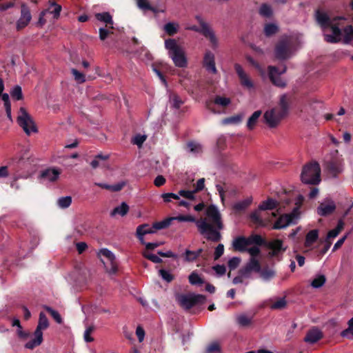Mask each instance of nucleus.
<instances>
[{"label":"nucleus","instance_id":"obj_1","mask_svg":"<svg viewBox=\"0 0 353 353\" xmlns=\"http://www.w3.org/2000/svg\"><path fill=\"white\" fill-rule=\"evenodd\" d=\"M206 215L211 223L205 218H200L196 221L198 231L206 240L219 242L222 239L220 230L223 229L221 214L215 205H210L206 210Z\"/></svg>","mask_w":353,"mask_h":353},{"label":"nucleus","instance_id":"obj_2","mask_svg":"<svg viewBox=\"0 0 353 353\" xmlns=\"http://www.w3.org/2000/svg\"><path fill=\"white\" fill-rule=\"evenodd\" d=\"M293 96L290 94H283L280 97L279 108H274L265 112L263 118L270 128L276 127L280 121L285 117L289 112Z\"/></svg>","mask_w":353,"mask_h":353},{"label":"nucleus","instance_id":"obj_3","mask_svg":"<svg viewBox=\"0 0 353 353\" xmlns=\"http://www.w3.org/2000/svg\"><path fill=\"white\" fill-rule=\"evenodd\" d=\"M31 165V161L28 155L24 154L21 157H16L9 161L10 173L13 174L14 181L20 178H26L28 171Z\"/></svg>","mask_w":353,"mask_h":353},{"label":"nucleus","instance_id":"obj_4","mask_svg":"<svg viewBox=\"0 0 353 353\" xmlns=\"http://www.w3.org/2000/svg\"><path fill=\"white\" fill-rule=\"evenodd\" d=\"M165 47L168 50L169 57L172 59L174 65L179 68L187 66V59L181 48L174 39L165 41Z\"/></svg>","mask_w":353,"mask_h":353},{"label":"nucleus","instance_id":"obj_5","mask_svg":"<svg viewBox=\"0 0 353 353\" xmlns=\"http://www.w3.org/2000/svg\"><path fill=\"white\" fill-rule=\"evenodd\" d=\"M303 183L310 185H317L321 181V168L316 161L306 164L301 174Z\"/></svg>","mask_w":353,"mask_h":353},{"label":"nucleus","instance_id":"obj_6","mask_svg":"<svg viewBox=\"0 0 353 353\" xmlns=\"http://www.w3.org/2000/svg\"><path fill=\"white\" fill-rule=\"evenodd\" d=\"M274 57L279 61H285L292 55V42L288 37H281L274 47Z\"/></svg>","mask_w":353,"mask_h":353},{"label":"nucleus","instance_id":"obj_7","mask_svg":"<svg viewBox=\"0 0 353 353\" xmlns=\"http://www.w3.org/2000/svg\"><path fill=\"white\" fill-rule=\"evenodd\" d=\"M196 20L200 25V27L196 26H193L190 27V30L195 31L196 32H199L203 34L206 39H208L212 46V48L214 50L218 47V39L214 34V32L210 27V26L203 19V18L196 15L195 17Z\"/></svg>","mask_w":353,"mask_h":353},{"label":"nucleus","instance_id":"obj_8","mask_svg":"<svg viewBox=\"0 0 353 353\" xmlns=\"http://www.w3.org/2000/svg\"><path fill=\"white\" fill-rule=\"evenodd\" d=\"M176 300L179 305L185 310H190L192 307L199 303H203L206 297L202 294H179Z\"/></svg>","mask_w":353,"mask_h":353},{"label":"nucleus","instance_id":"obj_9","mask_svg":"<svg viewBox=\"0 0 353 353\" xmlns=\"http://www.w3.org/2000/svg\"><path fill=\"white\" fill-rule=\"evenodd\" d=\"M20 114L17 117V122L20 127L23 128L26 134L30 135L31 132H37V126L26 110L20 108Z\"/></svg>","mask_w":353,"mask_h":353},{"label":"nucleus","instance_id":"obj_10","mask_svg":"<svg viewBox=\"0 0 353 353\" xmlns=\"http://www.w3.org/2000/svg\"><path fill=\"white\" fill-rule=\"evenodd\" d=\"M286 70L285 65H283L281 70L276 66L270 65L268 67L269 78L274 85L282 88L286 86V82L280 77L281 74L286 72Z\"/></svg>","mask_w":353,"mask_h":353},{"label":"nucleus","instance_id":"obj_11","mask_svg":"<svg viewBox=\"0 0 353 353\" xmlns=\"http://www.w3.org/2000/svg\"><path fill=\"white\" fill-rule=\"evenodd\" d=\"M324 165L326 171L333 177H336L343 170V159L337 157L325 161Z\"/></svg>","mask_w":353,"mask_h":353},{"label":"nucleus","instance_id":"obj_12","mask_svg":"<svg viewBox=\"0 0 353 353\" xmlns=\"http://www.w3.org/2000/svg\"><path fill=\"white\" fill-rule=\"evenodd\" d=\"M314 19L316 23L323 31L328 29L330 24L333 22L332 18H330L326 12L321 9H317L315 11Z\"/></svg>","mask_w":353,"mask_h":353},{"label":"nucleus","instance_id":"obj_13","mask_svg":"<svg viewBox=\"0 0 353 353\" xmlns=\"http://www.w3.org/2000/svg\"><path fill=\"white\" fill-rule=\"evenodd\" d=\"M324 337L323 332L316 326H313L307 330L304 337V342L308 344H314Z\"/></svg>","mask_w":353,"mask_h":353},{"label":"nucleus","instance_id":"obj_14","mask_svg":"<svg viewBox=\"0 0 353 353\" xmlns=\"http://www.w3.org/2000/svg\"><path fill=\"white\" fill-rule=\"evenodd\" d=\"M31 19L32 15L29 8L26 4H22L21 6V16L17 21V30L19 31L26 27Z\"/></svg>","mask_w":353,"mask_h":353},{"label":"nucleus","instance_id":"obj_15","mask_svg":"<svg viewBox=\"0 0 353 353\" xmlns=\"http://www.w3.org/2000/svg\"><path fill=\"white\" fill-rule=\"evenodd\" d=\"M329 28L332 30V34H325L323 35L324 40L330 43L340 42L341 40L342 30L339 28V26L332 22L330 26H329L328 29Z\"/></svg>","mask_w":353,"mask_h":353},{"label":"nucleus","instance_id":"obj_16","mask_svg":"<svg viewBox=\"0 0 353 353\" xmlns=\"http://www.w3.org/2000/svg\"><path fill=\"white\" fill-rule=\"evenodd\" d=\"M234 70L239 77L241 85L248 89L254 88V83L249 78L247 74L244 72L241 65L239 63L234 64Z\"/></svg>","mask_w":353,"mask_h":353},{"label":"nucleus","instance_id":"obj_17","mask_svg":"<svg viewBox=\"0 0 353 353\" xmlns=\"http://www.w3.org/2000/svg\"><path fill=\"white\" fill-rule=\"evenodd\" d=\"M203 65L207 71L212 74H216L217 70L215 65V58L214 54L207 50L205 53Z\"/></svg>","mask_w":353,"mask_h":353},{"label":"nucleus","instance_id":"obj_18","mask_svg":"<svg viewBox=\"0 0 353 353\" xmlns=\"http://www.w3.org/2000/svg\"><path fill=\"white\" fill-rule=\"evenodd\" d=\"M271 250L269 255L272 257L276 256L279 253L284 252L286 248H283V241L281 239H275L270 242H267L266 246Z\"/></svg>","mask_w":353,"mask_h":353},{"label":"nucleus","instance_id":"obj_19","mask_svg":"<svg viewBox=\"0 0 353 353\" xmlns=\"http://www.w3.org/2000/svg\"><path fill=\"white\" fill-rule=\"evenodd\" d=\"M99 255L105 257L108 261L110 262V268H106L107 270L111 273H116L117 271V265L113 253L107 248H103L100 250Z\"/></svg>","mask_w":353,"mask_h":353},{"label":"nucleus","instance_id":"obj_20","mask_svg":"<svg viewBox=\"0 0 353 353\" xmlns=\"http://www.w3.org/2000/svg\"><path fill=\"white\" fill-rule=\"evenodd\" d=\"M336 210V205L334 201H330L327 203H321L316 209L317 214L321 216H327L332 214Z\"/></svg>","mask_w":353,"mask_h":353},{"label":"nucleus","instance_id":"obj_21","mask_svg":"<svg viewBox=\"0 0 353 353\" xmlns=\"http://www.w3.org/2000/svg\"><path fill=\"white\" fill-rule=\"evenodd\" d=\"M154 230L152 227H150L148 224H141L137 228L136 236L140 241L141 244H145L143 236L148 234L154 233Z\"/></svg>","mask_w":353,"mask_h":353},{"label":"nucleus","instance_id":"obj_22","mask_svg":"<svg viewBox=\"0 0 353 353\" xmlns=\"http://www.w3.org/2000/svg\"><path fill=\"white\" fill-rule=\"evenodd\" d=\"M234 250L241 252H246L247 246L249 245L248 239L244 236H238L234 241L232 243Z\"/></svg>","mask_w":353,"mask_h":353},{"label":"nucleus","instance_id":"obj_23","mask_svg":"<svg viewBox=\"0 0 353 353\" xmlns=\"http://www.w3.org/2000/svg\"><path fill=\"white\" fill-rule=\"evenodd\" d=\"M230 103H231V101L229 98L221 97V96H216L213 101H210L207 103V108L209 110H210L212 112L216 113V111H215L212 108V105L215 104V105H221L222 107H226Z\"/></svg>","mask_w":353,"mask_h":353},{"label":"nucleus","instance_id":"obj_24","mask_svg":"<svg viewBox=\"0 0 353 353\" xmlns=\"http://www.w3.org/2000/svg\"><path fill=\"white\" fill-rule=\"evenodd\" d=\"M61 172L55 168H48L41 172V177L49 181H55L59 178Z\"/></svg>","mask_w":353,"mask_h":353},{"label":"nucleus","instance_id":"obj_25","mask_svg":"<svg viewBox=\"0 0 353 353\" xmlns=\"http://www.w3.org/2000/svg\"><path fill=\"white\" fill-rule=\"evenodd\" d=\"M292 223L290 219L289 215L286 214L281 215L274 223L272 227L274 230H280L285 228L290 224Z\"/></svg>","mask_w":353,"mask_h":353},{"label":"nucleus","instance_id":"obj_26","mask_svg":"<svg viewBox=\"0 0 353 353\" xmlns=\"http://www.w3.org/2000/svg\"><path fill=\"white\" fill-rule=\"evenodd\" d=\"M49 326L48 319L44 312L39 313L38 325L34 332L43 334L42 330H46Z\"/></svg>","mask_w":353,"mask_h":353},{"label":"nucleus","instance_id":"obj_27","mask_svg":"<svg viewBox=\"0 0 353 353\" xmlns=\"http://www.w3.org/2000/svg\"><path fill=\"white\" fill-rule=\"evenodd\" d=\"M94 185L102 189H105L111 192H119L123 188L125 185V183L120 182L114 185H108L103 183H94Z\"/></svg>","mask_w":353,"mask_h":353},{"label":"nucleus","instance_id":"obj_28","mask_svg":"<svg viewBox=\"0 0 353 353\" xmlns=\"http://www.w3.org/2000/svg\"><path fill=\"white\" fill-rule=\"evenodd\" d=\"M249 245L266 246L267 241L259 234H252L248 237Z\"/></svg>","mask_w":353,"mask_h":353},{"label":"nucleus","instance_id":"obj_29","mask_svg":"<svg viewBox=\"0 0 353 353\" xmlns=\"http://www.w3.org/2000/svg\"><path fill=\"white\" fill-rule=\"evenodd\" d=\"M97 20L103 21L106 23V26H110L109 28L113 29V20L111 14L109 12H105L102 13H97L95 15Z\"/></svg>","mask_w":353,"mask_h":353},{"label":"nucleus","instance_id":"obj_30","mask_svg":"<svg viewBox=\"0 0 353 353\" xmlns=\"http://www.w3.org/2000/svg\"><path fill=\"white\" fill-rule=\"evenodd\" d=\"M344 225L345 223L343 219H339L337 223L336 227L334 229H332L328 232L326 236V239L330 240V239L336 237L344 228Z\"/></svg>","mask_w":353,"mask_h":353},{"label":"nucleus","instance_id":"obj_31","mask_svg":"<svg viewBox=\"0 0 353 353\" xmlns=\"http://www.w3.org/2000/svg\"><path fill=\"white\" fill-rule=\"evenodd\" d=\"M279 202L272 198H268L259 205V210H274L279 205Z\"/></svg>","mask_w":353,"mask_h":353},{"label":"nucleus","instance_id":"obj_32","mask_svg":"<svg viewBox=\"0 0 353 353\" xmlns=\"http://www.w3.org/2000/svg\"><path fill=\"white\" fill-rule=\"evenodd\" d=\"M34 338L28 343H26L25 347L27 349L32 350L35 347L39 346L41 344L43 341V334L37 333L36 332H34Z\"/></svg>","mask_w":353,"mask_h":353},{"label":"nucleus","instance_id":"obj_33","mask_svg":"<svg viewBox=\"0 0 353 353\" xmlns=\"http://www.w3.org/2000/svg\"><path fill=\"white\" fill-rule=\"evenodd\" d=\"M34 338L28 343H26L25 347L27 349L32 350L35 347L39 346L41 344L43 341V334L37 333L36 332H34Z\"/></svg>","mask_w":353,"mask_h":353},{"label":"nucleus","instance_id":"obj_34","mask_svg":"<svg viewBox=\"0 0 353 353\" xmlns=\"http://www.w3.org/2000/svg\"><path fill=\"white\" fill-rule=\"evenodd\" d=\"M343 41L345 44H352L353 46V27L348 25L343 30Z\"/></svg>","mask_w":353,"mask_h":353},{"label":"nucleus","instance_id":"obj_35","mask_svg":"<svg viewBox=\"0 0 353 353\" xmlns=\"http://www.w3.org/2000/svg\"><path fill=\"white\" fill-rule=\"evenodd\" d=\"M252 198L249 197L243 201L236 202L233 205V209L236 212H240L245 210L252 203Z\"/></svg>","mask_w":353,"mask_h":353},{"label":"nucleus","instance_id":"obj_36","mask_svg":"<svg viewBox=\"0 0 353 353\" xmlns=\"http://www.w3.org/2000/svg\"><path fill=\"white\" fill-rule=\"evenodd\" d=\"M237 324L241 327H248L252 323V317L248 316L246 314H241L237 316L236 319Z\"/></svg>","mask_w":353,"mask_h":353},{"label":"nucleus","instance_id":"obj_37","mask_svg":"<svg viewBox=\"0 0 353 353\" xmlns=\"http://www.w3.org/2000/svg\"><path fill=\"white\" fill-rule=\"evenodd\" d=\"M319 238V232L317 230H310L306 235L305 245L306 247H310Z\"/></svg>","mask_w":353,"mask_h":353},{"label":"nucleus","instance_id":"obj_38","mask_svg":"<svg viewBox=\"0 0 353 353\" xmlns=\"http://www.w3.org/2000/svg\"><path fill=\"white\" fill-rule=\"evenodd\" d=\"M259 14L263 17L270 18L273 15L271 6L265 3H262L259 9Z\"/></svg>","mask_w":353,"mask_h":353},{"label":"nucleus","instance_id":"obj_39","mask_svg":"<svg viewBox=\"0 0 353 353\" xmlns=\"http://www.w3.org/2000/svg\"><path fill=\"white\" fill-rule=\"evenodd\" d=\"M262 112L261 110H256L248 119L247 122V127L250 130H252L254 128Z\"/></svg>","mask_w":353,"mask_h":353},{"label":"nucleus","instance_id":"obj_40","mask_svg":"<svg viewBox=\"0 0 353 353\" xmlns=\"http://www.w3.org/2000/svg\"><path fill=\"white\" fill-rule=\"evenodd\" d=\"M279 31V27L272 23H266L264 26V34L267 37H270Z\"/></svg>","mask_w":353,"mask_h":353},{"label":"nucleus","instance_id":"obj_41","mask_svg":"<svg viewBox=\"0 0 353 353\" xmlns=\"http://www.w3.org/2000/svg\"><path fill=\"white\" fill-rule=\"evenodd\" d=\"M129 210L128 205L123 202L120 205L114 208L113 210L111 212V216H114L116 214H120L121 216H125Z\"/></svg>","mask_w":353,"mask_h":353},{"label":"nucleus","instance_id":"obj_42","mask_svg":"<svg viewBox=\"0 0 353 353\" xmlns=\"http://www.w3.org/2000/svg\"><path fill=\"white\" fill-rule=\"evenodd\" d=\"M173 221V219L172 217L167 218L161 221L155 222L153 223L152 226L154 230V232L159 230H162L167 228L168 226L170 225L171 222Z\"/></svg>","mask_w":353,"mask_h":353},{"label":"nucleus","instance_id":"obj_43","mask_svg":"<svg viewBox=\"0 0 353 353\" xmlns=\"http://www.w3.org/2000/svg\"><path fill=\"white\" fill-rule=\"evenodd\" d=\"M43 308L51 315V316L54 319V321L59 323L61 324L63 322L62 318L59 313L52 309L51 307L44 305Z\"/></svg>","mask_w":353,"mask_h":353},{"label":"nucleus","instance_id":"obj_44","mask_svg":"<svg viewBox=\"0 0 353 353\" xmlns=\"http://www.w3.org/2000/svg\"><path fill=\"white\" fill-rule=\"evenodd\" d=\"M72 203V197L70 196L60 197L57 200V205L60 208H68Z\"/></svg>","mask_w":353,"mask_h":353},{"label":"nucleus","instance_id":"obj_45","mask_svg":"<svg viewBox=\"0 0 353 353\" xmlns=\"http://www.w3.org/2000/svg\"><path fill=\"white\" fill-rule=\"evenodd\" d=\"M187 148L189 152L193 154H200L203 152L202 146L199 143L193 141L188 142Z\"/></svg>","mask_w":353,"mask_h":353},{"label":"nucleus","instance_id":"obj_46","mask_svg":"<svg viewBox=\"0 0 353 353\" xmlns=\"http://www.w3.org/2000/svg\"><path fill=\"white\" fill-rule=\"evenodd\" d=\"M325 276L323 274H321L313 279V281L311 282V285L314 288H319L322 287L325 284Z\"/></svg>","mask_w":353,"mask_h":353},{"label":"nucleus","instance_id":"obj_47","mask_svg":"<svg viewBox=\"0 0 353 353\" xmlns=\"http://www.w3.org/2000/svg\"><path fill=\"white\" fill-rule=\"evenodd\" d=\"M189 282L192 285H201L204 283V281L201 279L199 274L194 272H192L188 276Z\"/></svg>","mask_w":353,"mask_h":353},{"label":"nucleus","instance_id":"obj_48","mask_svg":"<svg viewBox=\"0 0 353 353\" xmlns=\"http://www.w3.org/2000/svg\"><path fill=\"white\" fill-rule=\"evenodd\" d=\"M164 30L168 35L173 36L178 31V25L169 22L164 26Z\"/></svg>","mask_w":353,"mask_h":353},{"label":"nucleus","instance_id":"obj_49","mask_svg":"<svg viewBox=\"0 0 353 353\" xmlns=\"http://www.w3.org/2000/svg\"><path fill=\"white\" fill-rule=\"evenodd\" d=\"M287 305L285 297L279 298L276 301L273 303L270 307L272 310H282Z\"/></svg>","mask_w":353,"mask_h":353},{"label":"nucleus","instance_id":"obj_50","mask_svg":"<svg viewBox=\"0 0 353 353\" xmlns=\"http://www.w3.org/2000/svg\"><path fill=\"white\" fill-rule=\"evenodd\" d=\"M170 101L172 103V107L176 109H179L183 103V101L176 93H172L170 96Z\"/></svg>","mask_w":353,"mask_h":353},{"label":"nucleus","instance_id":"obj_51","mask_svg":"<svg viewBox=\"0 0 353 353\" xmlns=\"http://www.w3.org/2000/svg\"><path fill=\"white\" fill-rule=\"evenodd\" d=\"M10 95L15 100H21L23 99V94L21 86L15 85L11 90Z\"/></svg>","mask_w":353,"mask_h":353},{"label":"nucleus","instance_id":"obj_52","mask_svg":"<svg viewBox=\"0 0 353 353\" xmlns=\"http://www.w3.org/2000/svg\"><path fill=\"white\" fill-rule=\"evenodd\" d=\"M250 218L254 224L261 226L264 225L263 220L261 218L259 212L257 210L252 212L250 215Z\"/></svg>","mask_w":353,"mask_h":353},{"label":"nucleus","instance_id":"obj_53","mask_svg":"<svg viewBox=\"0 0 353 353\" xmlns=\"http://www.w3.org/2000/svg\"><path fill=\"white\" fill-rule=\"evenodd\" d=\"M242 120V116L240 114L232 116L230 117H227L223 120V123L228 124H238Z\"/></svg>","mask_w":353,"mask_h":353},{"label":"nucleus","instance_id":"obj_54","mask_svg":"<svg viewBox=\"0 0 353 353\" xmlns=\"http://www.w3.org/2000/svg\"><path fill=\"white\" fill-rule=\"evenodd\" d=\"M174 220H176L180 222L188 221V222H194L196 225V221L198 219H196L194 216L192 215H179L177 216L172 217Z\"/></svg>","mask_w":353,"mask_h":353},{"label":"nucleus","instance_id":"obj_55","mask_svg":"<svg viewBox=\"0 0 353 353\" xmlns=\"http://www.w3.org/2000/svg\"><path fill=\"white\" fill-rule=\"evenodd\" d=\"M182 256L184 258V261L186 262H193L197 259L196 254H195L194 251H191L189 250H186Z\"/></svg>","mask_w":353,"mask_h":353},{"label":"nucleus","instance_id":"obj_56","mask_svg":"<svg viewBox=\"0 0 353 353\" xmlns=\"http://www.w3.org/2000/svg\"><path fill=\"white\" fill-rule=\"evenodd\" d=\"M247 265L252 271H254L256 272H261V265L259 261L254 258H252L250 263H248Z\"/></svg>","mask_w":353,"mask_h":353},{"label":"nucleus","instance_id":"obj_57","mask_svg":"<svg viewBox=\"0 0 353 353\" xmlns=\"http://www.w3.org/2000/svg\"><path fill=\"white\" fill-rule=\"evenodd\" d=\"M50 9L51 10L50 12L54 14V18L57 19L60 15L61 6L55 2H52Z\"/></svg>","mask_w":353,"mask_h":353},{"label":"nucleus","instance_id":"obj_58","mask_svg":"<svg viewBox=\"0 0 353 353\" xmlns=\"http://www.w3.org/2000/svg\"><path fill=\"white\" fill-rule=\"evenodd\" d=\"M207 353H219L221 352V347L216 342L210 343L206 349Z\"/></svg>","mask_w":353,"mask_h":353},{"label":"nucleus","instance_id":"obj_59","mask_svg":"<svg viewBox=\"0 0 353 353\" xmlns=\"http://www.w3.org/2000/svg\"><path fill=\"white\" fill-rule=\"evenodd\" d=\"M71 72L73 74L74 79L79 83H83L85 81V75L78 71L77 69L72 68Z\"/></svg>","mask_w":353,"mask_h":353},{"label":"nucleus","instance_id":"obj_60","mask_svg":"<svg viewBox=\"0 0 353 353\" xmlns=\"http://www.w3.org/2000/svg\"><path fill=\"white\" fill-rule=\"evenodd\" d=\"M194 194H195V192H194V190L190 191V190H181L179 191V196H181L185 199H188L192 200V201L195 199Z\"/></svg>","mask_w":353,"mask_h":353},{"label":"nucleus","instance_id":"obj_61","mask_svg":"<svg viewBox=\"0 0 353 353\" xmlns=\"http://www.w3.org/2000/svg\"><path fill=\"white\" fill-rule=\"evenodd\" d=\"M159 273L162 279L168 283L174 279V276L165 270L161 269L159 270Z\"/></svg>","mask_w":353,"mask_h":353},{"label":"nucleus","instance_id":"obj_62","mask_svg":"<svg viewBox=\"0 0 353 353\" xmlns=\"http://www.w3.org/2000/svg\"><path fill=\"white\" fill-rule=\"evenodd\" d=\"M94 330V326H93V325H90L85 330L83 336H84V340L86 342H92L94 341V339L92 336H90V334L93 332Z\"/></svg>","mask_w":353,"mask_h":353},{"label":"nucleus","instance_id":"obj_63","mask_svg":"<svg viewBox=\"0 0 353 353\" xmlns=\"http://www.w3.org/2000/svg\"><path fill=\"white\" fill-rule=\"evenodd\" d=\"M261 276L263 280L268 281L274 276V272L271 270H263L260 272Z\"/></svg>","mask_w":353,"mask_h":353},{"label":"nucleus","instance_id":"obj_64","mask_svg":"<svg viewBox=\"0 0 353 353\" xmlns=\"http://www.w3.org/2000/svg\"><path fill=\"white\" fill-rule=\"evenodd\" d=\"M224 253V245L221 243L219 244L214 250V259L218 260Z\"/></svg>","mask_w":353,"mask_h":353}]
</instances>
